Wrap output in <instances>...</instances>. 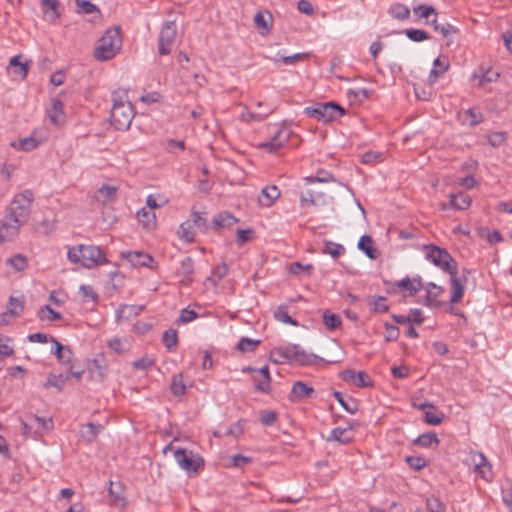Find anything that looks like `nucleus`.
I'll return each instance as SVG.
<instances>
[{
    "mask_svg": "<svg viewBox=\"0 0 512 512\" xmlns=\"http://www.w3.org/2000/svg\"><path fill=\"white\" fill-rule=\"evenodd\" d=\"M333 180V176L331 173L327 171H318L315 177H305L304 182L306 185H313L315 183H327Z\"/></svg>",
    "mask_w": 512,
    "mask_h": 512,
    "instance_id": "37998d69",
    "label": "nucleus"
},
{
    "mask_svg": "<svg viewBox=\"0 0 512 512\" xmlns=\"http://www.w3.org/2000/svg\"><path fill=\"white\" fill-rule=\"evenodd\" d=\"M63 103L59 99H53L52 100V107L49 110V118L50 120L56 124L61 125L65 122V115L63 113Z\"/></svg>",
    "mask_w": 512,
    "mask_h": 512,
    "instance_id": "5701e85b",
    "label": "nucleus"
},
{
    "mask_svg": "<svg viewBox=\"0 0 512 512\" xmlns=\"http://www.w3.org/2000/svg\"><path fill=\"white\" fill-rule=\"evenodd\" d=\"M469 124L475 126L483 121V115L478 112L475 108H470L466 111Z\"/></svg>",
    "mask_w": 512,
    "mask_h": 512,
    "instance_id": "69168bd1",
    "label": "nucleus"
},
{
    "mask_svg": "<svg viewBox=\"0 0 512 512\" xmlns=\"http://www.w3.org/2000/svg\"><path fill=\"white\" fill-rule=\"evenodd\" d=\"M356 377L357 378H356L355 386H357L359 388H365V387L372 386V380L366 372L359 371L357 373Z\"/></svg>",
    "mask_w": 512,
    "mask_h": 512,
    "instance_id": "e2e57ef3",
    "label": "nucleus"
},
{
    "mask_svg": "<svg viewBox=\"0 0 512 512\" xmlns=\"http://www.w3.org/2000/svg\"><path fill=\"white\" fill-rule=\"evenodd\" d=\"M33 199L34 195L31 190H25L14 197L9 212L0 226L1 243L10 241L18 235L20 227L29 219Z\"/></svg>",
    "mask_w": 512,
    "mask_h": 512,
    "instance_id": "f257e3e1",
    "label": "nucleus"
},
{
    "mask_svg": "<svg viewBox=\"0 0 512 512\" xmlns=\"http://www.w3.org/2000/svg\"><path fill=\"white\" fill-rule=\"evenodd\" d=\"M238 219L228 212L219 213L214 219L213 224L215 227L227 228L237 223Z\"/></svg>",
    "mask_w": 512,
    "mask_h": 512,
    "instance_id": "2f4dec72",
    "label": "nucleus"
},
{
    "mask_svg": "<svg viewBox=\"0 0 512 512\" xmlns=\"http://www.w3.org/2000/svg\"><path fill=\"white\" fill-rule=\"evenodd\" d=\"M389 310V306L386 304V298L383 296H377L373 301V311L377 313H385Z\"/></svg>",
    "mask_w": 512,
    "mask_h": 512,
    "instance_id": "0e129e2a",
    "label": "nucleus"
},
{
    "mask_svg": "<svg viewBox=\"0 0 512 512\" xmlns=\"http://www.w3.org/2000/svg\"><path fill=\"white\" fill-rule=\"evenodd\" d=\"M88 371L96 381H102L107 372V364L103 356L95 358L88 363Z\"/></svg>",
    "mask_w": 512,
    "mask_h": 512,
    "instance_id": "dca6fc26",
    "label": "nucleus"
},
{
    "mask_svg": "<svg viewBox=\"0 0 512 512\" xmlns=\"http://www.w3.org/2000/svg\"><path fill=\"white\" fill-rule=\"evenodd\" d=\"M352 439L353 437L349 434V429L340 427L334 428L327 438L328 441H336L342 444L350 443Z\"/></svg>",
    "mask_w": 512,
    "mask_h": 512,
    "instance_id": "c756f323",
    "label": "nucleus"
},
{
    "mask_svg": "<svg viewBox=\"0 0 512 512\" xmlns=\"http://www.w3.org/2000/svg\"><path fill=\"white\" fill-rule=\"evenodd\" d=\"M320 108L322 109L321 121L325 123L335 121L345 114V109L335 102L320 103Z\"/></svg>",
    "mask_w": 512,
    "mask_h": 512,
    "instance_id": "f8f14e48",
    "label": "nucleus"
},
{
    "mask_svg": "<svg viewBox=\"0 0 512 512\" xmlns=\"http://www.w3.org/2000/svg\"><path fill=\"white\" fill-rule=\"evenodd\" d=\"M275 131L273 136L260 144V147L267 150L270 153H277L279 149L289 141L291 137V130L285 126H274Z\"/></svg>",
    "mask_w": 512,
    "mask_h": 512,
    "instance_id": "6e6552de",
    "label": "nucleus"
},
{
    "mask_svg": "<svg viewBox=\"0 0 512 512\" xmlns=\"http://www.w3.org/2000/svg\"><path fill=\"white\" fill-rule=\"evenodd\" d=\"M448 68H449V61L447 60V58H445V57L436 58L433 62V67L428 76L429 84H434L438 80V77L441 74L445 73L448 70Z\"/></svg>",
    "mask_w": 512,
    "mask_h": 512,
    "instance_id": "412c9836",
    "label": "nucleus"
},
{
    "mask_svg": "<svg viewBox=\"0 0 512 512\" xmlns=\"http://www.w3.org/2000/svg\"><path fill=\"white\" fill-rule=\"evenodd\" d=\"M109 484H110V486H109L110 499L113 503L117 504L119 501L123 500L121 484L114 483L112 481H110Z\"/></svg>",
    "mask_w": 512,
    "mask_h": 512,
    "instance_id": "864d4df0",
    "label": "nucleus"
},
{
    "mask_svg": "<svg viewBox=\"0 0 512 512\" xmlns=\"http://www.w3.org/2000/svg\"><path fill=\"white\" fill-rule=\"evenodd\" d=\"M53 343L54 348L52 353L56 356L59 362L63 364H70L73 359V352L68 346H63L55 338L50 340Z\"/></svg>",
    "mask_w": 512,
    "mask_h": 512,
    "instance_id": "6ab92c4d",
    "label": "nucleus"
},
{
    "mask_svg": "<svg viewBox=\"0 0 512 512\" xmlns=\"http://www.w3.org/2000/svg\"><path fill=\"white\" fill-rule=\"evenodd\" d=\"M174 458L180 468L186 472H198L204 467L203 459L194 454L192 451L186 449H177L174 451Z\"/></svg>",
    "mask_w": 512,
    "mask_h": 512,
    "instance_id": "423d86ee",
    "label": "nucleus"
},
{
    "mask_svg": "<svg viewBox=\"0 0 512 512\" xmlns=\"http://www.w3.org/2000/svg\"><path fill=\"white\" fill-rule=\"evenodd\" d=\"M327 200L328 196L324 192L316 189H307L305 192H302L300 196V203L303 207L325 205L327 204Z\"/></svg>",
    "mask_w": 512,
    "mask_h": 512,
    "instance_id": "9b49d317",
    "label": "nucleus"
},
{
    "mask_svg": "<svg viewBox=\"0 0 512 512\" xmlns=\"http://www.w3.org/2000/svg\"><path fill=\"white\" fill-rule=\"evenodd\" d=\"M270 113L271 110H268L267 112H250L247 110L241 114V119L245 122H260L263 121Z\"/></svg>",
    "mask_w": 512,
    "mask_h": 512,
    "instance_id": "8fccbe9b",
    "label": "nucleus"
},
{
    "mask_svg": "<svg viewBox=\"0 0 512 512\" xmlns=\"http://www.w3.org/2000/svg\"><path fill=\"white\" fill-rule=\"evenodd\" d=\"M41 320L56 321L62 318L61 314L53 310L49 305L41 307L38 311Z\"/></svg>",
    "mask_w": 512,
    "mask_h": 512,
    "instance_id": "c03bdc74",
    "label": "nucleus"
},
{
    "mask_svg": "<svg viewBox=\"0 0 512 512\" xmlns=\"http://www.w3.org/2000/svg\"><path fill=\"white\" fill-rule=\"evenodd\" d=\"M506 140L504 132H494L488 136V142L493 147H498Z\"/></svg>",
    "mask_w": 512,
    "mask_h": 512,
    "instance_id": "774afa93",
    "label": "nucleus"
},
{
    "mask_svg": "<svg viewBox=\"0 0 512 512\" xmlns=\"http://www.w3.org/2000/svg\"><path fill=\"white\" fill-rule=\"evenodd\" d=\"M198 318V313L194 310L184 308L180 311V315L177 319L178 324H187Z\"/></svg>",
    "mask_w": 512,
    "mask_h": 512,
    "instance_id": "603ef678",
    "label": "nucleus"
},
{
    "mask_svg": "<svg viewBox=\"0 0 512 512\" xmlns=\"http://www.w3.org/2000/svg\"><path fill=\"white\" fill-rule=\"evenodd\" d=\"M322 358L318 357L315 354L307 353L301 346L298 349L296 358L294 363L301 365V366H309L317 361H321Z\"/></svg>",
    "mask_w": 512,
    "mask_h": 512,
    "instance_id": "cd10ccee",
    "label": "nucleus"
},
{
    "mask_svg": "<svg viewBox=\"0 0 512 512\" xmlns=\"http://www.w3.org/2000/svg\"><path fill=\"white\" fill-rule=\"evenodd\" d=\"M29 64L28 62L21 61V55L12 57L9 61L8 73L12 74L20 79H24L28 74Z\"/></svg>",
    "mask_w": 512,
    "mask_h": 512,
    "instance_id": "a211bd4d",
    "label": "nucleus"
},
{
    "mask_svg": "<svg viewBox=\"0 0 512 512\" xmlns=\"http://www.w3.org/2000/svg\"><path fill=\"white\" fill-rule=\"evenodd\" d=\"M424 249L426 250V258L443 272L454 273L458 268L457 262L447 250L435 245H425Z\"/></svg>",
    "mask_w": 512,
    "mask_h": 512,
    "instance_id": "39448f33",
    "label": "nucleus"
},
{
    "mask_svg": "<svg viewBox=\"0 0 512 512\" xmlns=\"http://www.w3.org/2000/svg\"><path fill=\"white\" fill-rule=\"evenodd\" d=\"M6 264L13 267L15 271L20 272L27 267V258L22 254H16L8 258Z\"/></svg>",
    "mask_w": 512,
    "mask_h": 512,
    "instance_id": "79ce46f5",
    "label": "nucleus"
},
{
    "mask_svg": "<svg viewBox=\"0 0 512 512\" xmlns=\"http://www.w3.org/2000/svg\"><path fill=\"white\" fill-rule=\"evenodd\" d=\"M413 13L418 19H425V24H429V19L432 16H437L436 9L431 5L420 4L413 8Z\"/></svg>",
    "mask_w": 512,
    "mask_h": 512,
    "instance_id": "bb28decb",
    "label": "nucleus"
},
{
    "mask_svg": "<svg viewBox=\"0 0 512 512\" xmlns=\"http://www.w3.org/2000/svg\"><path fill=\"white\" fill-rule=\"evenodd\" d=\"M333 396L338 401V403L350 414H355L357 411V404L354 401L348 403L344 400L342 394L338 391H335Z\"/></svg>",
    "mask_w": 512,
    "mask_h": 512,
    "instance_id": "5fc2aeb1",
    "label": "nucleus"
},
{
    "mask_svg": "<svg viewBox=\"0 0 512 512\" xmlns=\"http://www.w3.org/2000/svg\"><path fill=\"white\" fill-rule=\"evenodd\" d=\"M67 257L72 263H80L83 267L91 269L108 263L103 250L95 245L79 244L69 248Z\"/></svg>",
    "mask_w": 512,
    "mask_h": 512,
    "instance_id": "7ed1b4c3",
    "label": "nucleus"
},
{
    "mask_svg": "<svg viewBox=\"0 0 512 512\" xmlns=\"http://www.w3.org/2000/svg\"><path fill=\"white\" fill-rule=\"evenodd\" d=\"M389 14L398 20H407L410 17V9L402 3H394L389 8Z\"/></svg>",
    "mask_w": 512,
    "mask_h": 512,
    "instance_id": "473e14b6",
    "label": "nucleus"
},
{
    "mask_svg": "<svg viewBox=\"0 0 512 512\" xmlns=\"http://www.w3.org/2000/svg\"><path fill=\"white\" fill-rule=\"evenodd\" d=\"M405 35L414 42H422L430 39V35L421 29L409 28L404 31Z\"/></svg>",
    "mask_w": 512,
    "mask_h": 512,
    "instance_id": "a18cd8bd",
    "label": "nucleus"
},
{
    "mask_svg": "<svg viewBox=\"0 0 512 512\" xmlns=\"http://www.w3.org/2000/svg\"><path fill=\"white\" fill-rule=\"evenodd\" d=\"M253 230L252 229H238L237 230V236L236 241L239 245H242L249 240H251L253 236Z\"/></svg>",
    "mask_w": 512,
    "mask_h": 512,
    "instance_id": "338daca9",
    "label": "nucleus"
},
{
    "mask_svg": "<svg viewBox=\"0 0 512 512\" xmlns=\"http://www.w3.org/2000/svg\"><path fill=\"white\" fill-rule=\"evenodd\" d=\"M323 324L329 330H335L341 326V318L338 314L332 313L330 310H325L322 314Z\"/></svg>",
    "mask_w": 512,
    "mask_h": 512,
    "instance_id": "c9c22d12",
    "label": "nucleus"
},
{
    "mask_svg": "<svg viewBox=\"0 0 512 512\" xmlns=\"http://www.w3.org/2000/svg\"><path fill=\"white\" fill-rule=\"evenodd\" d=\"M426 301L425 305L430 308H438L444 303L438 300V297L444 292V288L429 282L426 285Z\"/></svg>",
    "mask_w": 512,
    "mask_h": 512,
    "instance_id": "2eb2a0df",
    "label": "nucleus"
},
{
    "mask_svg": "<svg viewBox=\"0 0 512 512\" xmlns=\"http://www.w3.org/2000/svg\"><path fill=\"white\" fill-rule=\"evenodd\" d=\"M439 443V439L436 435V433L430 432V433H424L419 435L415 440L414 444L424 447V448H430L432 446H437Z\"/></svg>",
    "mask_w": 512,
    "mask_h": 512,
    "instance_id": "f704fd0d",
    "label": "nucleus"
},
{
    "mask_svg": "<svg viewBox=\"0 0 512 512\" xmlns=\"http://www.w3.org/2000/svg\"><path fill=\"white\" fill-rule=\"evenodd\" d=\"M274 317L276 320L284 323V324H290L292 326H298V322L290 317V315L287 312V308L284 305L279 306L274 311Z\"/></svg>",
    "mask_w": 512,
    "mask_h": 512,
    "instance_id": "ea45409f",
    "label": "nucleus"
},
{
    "mask_svg": "<svg viewBox=\"0 0 512 512\" xmlns=\"http://www.w3.org/2000/svg\"><path fill=\"white\" fill-rule=\"evenodd\" d=\"M261 344V340L251 339L249 337L240 338L236 345V349L241 353L254 352Z\"/></svg>",
    "mask_w": 512,
    "mask_h": 512,
    "instance_id": "e433bc0d",
    "label": "nucleus"
},
{
    "mask_svg": "<svg viewBox=\"0 0 512 512\" xmlns=\"http://www.w3.org/2000/svg\"><path fill=\"white\" fill-rule=\"evenodd\" d=\"M406 462L415 471H420L427 465L426 459L421 456H408Z\"/></svg>",
    "mask_w": 512,
    "mask_h": 512,
    "instance_id": "6e6d98bb",
    "label": "nucleus"
},
{
    "mask_svg": "<svg viewBox=\"0 0 512 512\" xmlns=\"http://www.w3.org/2000/svg\"><path fill=\"white\" fill-rule=\"evenodd\" d=\"M450 203L455 209L465 210L471 205V198L464 192H458L456 194H450Z\"/></svg>",
    "mask_w": 512,
    "mask_h": 512,
    "instance_id": "a878e982",
    "label": "nucleus"
},
{
    "mask_svg": "<svg viewBox=\"0 0 512 512\" xmlns=\"http://www.w3.org/2000/svg\"><path fill=\"white\" fill-rule=\"evenodd\" d=\"M117 191V187L104 184L97 191V199L104 203L111 202L115 199Z\"/></svg>",
    "mask_w": 512,
    "mask_h": 512,
    "instance_id": "72a5a7b5",
    "label": "nucleus"
},
{
    "mask_svg": "<svg viewBox=\"0 0 512 512\" xmlns=\"http://www.w3.org/2000/svg\"><path fill=\"white\" fill-rule=\"evenodd\" d=\"M122 256L126 258L132 266L137 267H150L153 262L152 256L141 251H130L123 253Z\"/></svg>",
    "mask_w": 512,
    "mask_h": 512,
    "instance_id": "f3484780",
    "label": "nucleus"
},
{
    "mask_svg": "<svg viewBox=\"0 0 512 512\" xmlns=\"http://www.w3.org/2000/svg\"><path fill=\"white\" fill-rule=\"evenodd\" d=\"M426 506L429 512H445V504L437 497L431 496L426 500Z\"/></svg>",
    "mask_w": 512,
    "mask_h": 512,
    "instance_id": "3c124183",
    "label": "nucleus"
},
{
    "mask_svg": "<svg viewBox=\"0 0 512 512\" xmlns=\"http://www.w3.org/2000/svg\"><path fill=\"white\" fill-rule=\"evenodd\" d=\"M279 196L280 190L278 189L277 186H266L261 190V195L259 196V203L262 206L270 207Z\"/></svg>",
    "mask_w": 512,
    "mask_h": 512,
    "instance_id": "4be33fe9",
    "label": "nucleus"
},
{
    "mask_svg": "<svg viewBox=\"0 0 512 512\" xmlns=\"http://www.w3.org/2000/svg\"><path fill=\"white\" fill-rule=\"evenodd\" d=\"M298 344H289L287 346L275 348L271 352V357H275L274 361L283 363L285 361L294 362L298 349Z\"/></svg>",
    "mask_w": 512,
    "mask_h": 512,
    "instance_id": "ddd939ff",
    "label": "nucleus"
},
{
    "mask_svg": "<svg viewBox=\"0 0 512 512\" xmlns=\"http://www.w3.org/2000/svg\"><path fill=\"white\" fill-rule=\"evenodd\" d=\"M23 308L24 304L22 300L16 297H10L6 315L18 316L22 312Z\"/></svg>",
    "mask_w": 512,
    "mask_h": 512,
    "instance_id": "de8ad7c7",
    "label": "nucleus"
},
{
    "mask_svg": "<svg viewBox=\"0 0 512 512\" xmlns=\"http://www.w3.org/2000/svg\"><path fill=\"white\" fill-rule=\"evenodd\" d=\"M435 32L441 34L443 38H448L451 35L458 33V29L448 22L435 25Z\"/></svg>",
    "mask_w": 512,
    "mask_h": 512,
    "instance_id": "09e8293b",
    "label": "nucleus"
},
{
    "mask_svg": "<svg viewBox=\"0 0 512 512\" xmlns=\"http://www.w3.org/2000/svg\"><path fill=\"white\" fill-rule=\"evenodd\" d=\"M101 430V425L89 422L82 427L80 433L83 439H85L87 442H92L96 439Z\"/></svg>",
    "mask_w": 512,
    "mask_h": 512,
    "instance_id": "7c9ffc66",
    "label": "nucleus"
},
{
    "mask_svg": "<svg viewBox=\"0 0 512 512\" xmlns=\"http://www.w3.org/2000/svg\"><path fill=\"white\" fill-rule=\"evenodd\" d=\"M135 116L134 107L128 97V91L118 89L112 92L111 125L117 130H127Z\"/></svg>",
    "mask_w": 512,
    "mask_h": 512,
    "instance_id": "f03ea898",
    "label": "nucleus"
},
{
    "mask_svg": "<svg viewBox=\"0 0 512 512\" xmlns=\"http://www.w3.org/2000/svg\"><path fill=\"white\" fill-rule=\"evenodd\" d=\"M170 390L176 397L183 396L186 393V386L183 382V375L181 373L173 376Z\"/></svg>",
    "mask_w": 512,
    "mask_h": 512,
    "instance_id": "58836bf2",
    "label": "nucleus"
},
{
    "mask_svg": "<svg viewBox=\"0 0 512 512\" xmlns=\"http://www.w3.org/2000/svg\"><path fill=\"white\" fill-rule=\"evenodd\" d=\"M177 276L180 278V283L183 285H188L193 281L194 274V261L191 257H185L180 266L176 270Z\"/></svg>",
    "mask_w": 512,
    "mask_h": 512,
    "instance_id": "4468645a",
    "label": "nucleus"
},
{
    "mask_svg": "<svg viewBox=\"0 0 512 512\" xmlns=\"http://www.w3.org/2000/svg\"><path fill=\"white\" fill-rule=\"evenodd\" d=\"M315 395V390L312 386L302 382L296 381L292 385L289 400L293 403L299 402L305 398H312Z\"/></svg>",
    "mask_w": 512,
    "mask_h": 512,
    "instance_id": "9d476101",
    "label": "nucleus"
},
{
    "mask_svg": "<svg viewBox=\"0 0 512 512\" xmlns=\"http://www.w3.org/2000/svg\"><path fill=\"white\" fill-rule=\"evenodd\" d=\"M39 142L33 137H26L19 141L18 149L22 151H31L38 146Z\"/></svg>",
    "mask_w": 512,
    "mask_h": 512,
    "instance_id": "680f3d73",
    "label": "nucleus"
},
{
    "mask_svg": "<svg viewBox=\"0 0 512 512\" xmlns=\"http://www.w3.org/2000/svg\"><path fill=\"white\" fill-rule=\"evenodd\" d=\"M122 45L121 32L119 27L109 28L99 41L94 56L98 60L112 59L120 50Z\"/></svg>",
    "mask_w": 512,
    "mask_h": 512,
    "instance_id": "20e7f679",
    "label": "nucleus"
},
{
    "mask_svg": "<svg viewBox=\"0 0 512 512\" xmlns=\"http://www.w3.org/2000/svg\"><path fill=\"white\" fill-rule=\"evenodd\" d=\"M385 329H386V333H385L384 338H385L386 342H392V341H396L398 339L400 331L397 326L390 324V323H385Z\"/></svg>",
    "mask_w": 512,
    "mask_h": 512,
    "instance_id": "052dcab7",
    "label": "nucleus"
},
{
    "mask_svg": "<svg viewBox=\"0 0 512 512\" xmlns=\"http://www.w3.org/2000/svg\"><path fill=\"white\" fill-rule=\"evenodd\" d=\"M397 286L408 291L410 295H414L422 288V281L420 277L410 279L408 277L400 280Z\"/></svg>",
    "mask_w": 512,
    "mask_h": 512,
    "instance_id": "c85d7f7f",
    "label": "nucleus"
},
{
    "mask_svg": "<svg viewBox=\"0 0 512 512\" xmlns=\"http://www.w3.org/2000/svg\"><path fill=\"white\" fill-rule=\"evenodd\" d=\"M162 341L168 351H173L178 343L177 331L173 329L166 330L163 333Z\"/></svg>",
    "mask_w": 512,
    "mask_h": 512,
    "instance_id": "a19ab883",
    "label": "nucleus"
},
{
    "mask_svg": "<svg viewBox=\"0 0 512 512\" xmlns=\"http://www.w3.org/2000/svg\"><path fill=\"white\" fill-rule=\"evenodd\" d=\"M137 219L139 223L148 230L153 229L156 226V216L151 210H146L145 208L140 209L137 212Z\"/></svg>",
    "mask_w": 512,
    "mask_h": 512,
    "instance_id": "b1692460",
    "label": "nucleus"
},
{
    "mask_svg": "<svg viewBox=\"0 0 512 512\" xmlns=\"http://www.w3.org/2000/svg\"><path fill=\"white\" fill-rule=\"evenodd\" d=\"M322 253L323 254H329L334 259H337L340 256L345 254V248L341 244H338V243H335V242H332V241H325Z\"/></svg>",
    "mask_w": 512,
    "mask_h": 512,
    "instance_id": "4c0bfd02",
    "label": "nucleus"
},
{
    "mask_svg": "<svg viewBox=\"0 0 512 512\" xmlns=\"http://www.w3.org/2000/svg\"><path fill=\"white\" fill-rule=\"evenodd\" d=\"M177 36V26L174 21H167L163 25L158 39V52L160 55H168Z\"/></svg>",
    "mask_w": 512,
    "mask_h": 512,
    "instance_id": "0eeeda50",
    "label": "nucleus"
},
{
    "mask_svg": "<svg viewBox=\"0 0 512 512\" xmlns=\"http://www.w3.org/2000/svg\"><path fill=\"white\" fill-rule=\"evenodd\" d=\"M228 273V266L225 263H222L221 265L216 266L213 269L212 276L208 278V280H214V284L217 283V281H220L223 279Z\"/></svg>",
    "mask_w": 512,
    "mask_h": 512,
    "instance_id": "13d9d810",
    "label": "nucleus"
},
{
    "mask_svg": "<svg viewBox=\"0 0 512 512\" xmlns=\"http://www.w3.org/2000/svg\"><path fill=\"white\" fill-rule=\"evenodd\" d=\"M499 75H500L499 72H497L493 69H488L482 75L479 76V84L478 85L482 87L487 83L494 82L498 79Z\"/></svg>",
    "mask_w": 512,
    "mask_h": 512,
    "instance_id": "4d7b16f0",
    "label": "nucleus"
},
{
    "mask_svg": "<svg viewBox=\"0 0 512 512\" xmlns=\"http://www.w3.org/2000/svg\"><path fill=\"white\" fill-rule=\"evenodd\" d=\"M77 5V12L83 14H92L97 13L100 14L99 9L91 3V0H75Z\"/></svg>",
    "mask_w": 512,
    "mask_h": 512,
    "instance_id": "49530a36",
    "label": "nucleus"
},
{
    "mask_svg": "<svg viewBox=\"0 0 512 512\" xmlns=\"http://www.w3.org/2000/svg\"><path fill=\"white\" fill-rule=\"evenodd\" d=\"M373 240L369 235H363L359 242L358 248L363 251L368 258L375 260L378 257V251L372 246Z\"/></svg>",
    "mask_w": 512,
    "mask_h": 512,
    "instance_id": "393cba45",
    "label": "nucleus"
},
{
    "mask_svg": "<svg viewBox=\"0 0 512 512\" xmlns=\"http://www.w3.org/2000/svg\"><path fill=\"white\" fill-rule=\"evenodd\" d=\"M471 461L474 465L475 471L484 479H488V472H490V464L487 458L481 452H472Z\"/></svg>",
    "mask_w": 512,
    "mask_h": 512,
    "instance_id": "aec40b11",
    "label": "nucleus"
},
{
    "mask_svg": "<svg viewBox=\"0 0 512 512\" xmlns=\"http://www.w3.org/2000/svg\"><path fill=\"white\" fill-rule=\"evenodd\" d=\"M457 273V269L454 273H449L452 288V293L449 299L450 304L459 303L462 300L465 291L464 284L466 282V278L464 276H458Z\"/></svg>",
    "mask_w": 512,
    "mask_h": 512,
    "instance_id": "1a4fd4ad",
    "label": "nucleus"
},
{
    "mask_svg": "<svg viewBox=\"0 0 512 512\" xmlns=\"http://www.w3.org/2000/svg\"><path fill=\"white\" fill-rule=\"evenodd\" d=\"M278 418V414L273 410L261 411L260 421L265 426H272Z\"/></svg>",
    "mask_w": 512,
    "mask_h": 512,
    "instance_id": "bf43d9fd",
    "label": "nucleus"
}]
</instances>
